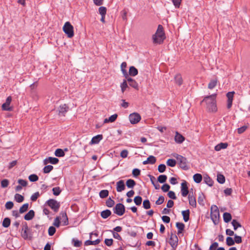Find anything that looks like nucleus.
Listing matches in <instances>:
<instances>
[{
  "label": "nucleus",
  "mask_w": 250,
  "mask_h": 250,
  "mask_svg": "<svg viewBox=\"0 0 250 250\" xmlns=\"http://www.w3.org/2000/svg\"><path fill=\"white\" fill-rule=\"evenodd\" d=\"M106 206L109 208H111L113 207L115 204V202L114 200L111 199L110 197H109L105 202Z\"/></svg>",
  "instance_id": "47"
},
{
  "label": "nucleus",
  "mask_w": 250,
  "mask_h": 250,
  "mask_svg": "<svg viewBox=\"0 0 250 250\" xmlns=\"http://www.w3.org/2000/svg\"><path fill=\"white\" fill-rule=\"evenodd\" d=\"M106 8L104 6H101L99 8V13L101 15H105L106 14Z\"/></svg>",
  "instance_id": "55"
},
{
  "label": "nucleus",
  "mask_w": 250,
  "mask_h": 250,
  "mask_svg": "<svg viewBox=\"0 0 250 250\" xmlns=\"http://www.w3.org/2000/svg\"><path fill=\"white\" fill-rule=\"evenodd\" d=\"M204 181L206 184H207L208 186H209L210 187H211L213 186V181L208 175H206V176H204Z\"/></svg>",
  "instance_id": "32"
},
{
  "label": "nucleus",
  "mask_w": 250,
  "mask_h": 250,
  "mask_svg": "<svg viewBox=\"0 0 250 250\" xmlns=\"http://www.w3.org/2000/svg\"><path fill=\"white\" fill-rule=\"evenodd\" d=\"M35 211L33 210H30L24 216L25 220L29 221L32 220L35 216Z\"/></svg>",
  "instance_id": "21"
},
{
  "label": "nucleus",
  "mask_w": 250,
  "mask_h": 250,
  "mask_svg": "<svg viewBox=\"0 0 250 250\" xmlns=\"http://www.w3.org/2000/svg\"><path fill=\"white\" fill-rule=\"evenodd\" d=\"M167 180V176L166 175H160L157 178V181L160 183H164Z\"/></svg>",
  "instance_id": "43"
},
{
  "label": "nucleus",
  "mask_w": 250,
  "mask_h": 250,
  "mask_svg": "<svg viewBox=\"0 0 250 250\" xmlns=\"http://www.w3.org/2000/svg\"><path fill=\"white\" fill-rule=\"evenodd\" d=\"M189 193L187 182L184 181L181 184V194L183 197H186Z\"/></svg>",
  "instance_id": "12"
},
{
  "label": "nucleus",
  "mask_w": 250,
  "mask_h": 250,
  "mask_svg": "<svg viewBox=\"0 0 250 250\" xmlns=\"http://www.w3.org/2000/svg\"><path fill=\"white\" fill-rule=\"evenodd\" d=\"M235 92L234 91L229 92L227 93L226 96L228 98L227 101V108L229 109L231 108L232 104V101L233 99V96Z\"/></svg>",
  "instance_id": "11"
},
{
  "label": "nucleus",
  "mask_w": 250,
  "mask_h": 250,
  "mask_svg": "<svg viewBox=\"0 0 250 250\" xmlns=\"http://www.w3.org/2000/svg\"><path fill=\"white\" fill-rule=\"evenodd\" d=\"M147 160L148 162H149V164H154L156 161V158L152 155L149 156L147 158Z\"/></svg>",
  "instance_id": "57"
},
{
  "label": "nucleus",
  "mask_w": 250,
  "mask_h": 250,
  "mask_svg": "<svg viewBox=\"0 0 250 250\" xmlns=\"http://www.w3.org/2000/svg\"><path fill=\"white\" fill-rule=\"evenodd\" d=\"M228 144L227 143H220L215 146L214 149L216 151H219L221 150L222 149L226 148L228 147Z\"/></svg>",
  "instance_id": "22"
},
{
  "label": "nucleus",
  "mask_w": 250,
  "mask_h": 250,
  "mask_svg": "<svg viewBox=\"0 0 250 250\" xmlns=\"http://www.w3.org/2000/svg\"><path fill=\"white\" fill-rule=\"evenodd\" d=\"M182 214L183 217V220L185 222H188L189 219L190 211L189 209L183 210L182 211Z\"/></svg>",
  "instance_id": "25"
},
{
  "label": "nucleus",
  "mask_w": 250,
  "mask_h": 250,
  "mask_svg": "<svg viewBox=\"0 0 250 250\" xmlns=\"http://www.w3.org/2000/svg\"><path fill=\"white\" fill-rule=\"evenodd\" d=\"M167 164L168 166L174 167L176 164V161L173 159H169L167 162Z\"/></svg>",
  "instance_id": "49"
},
{
  "label": "nucleus",
  "mask_w": 250,
  "mask_h": 250,
  "mask_svg": "<svg viewBox=\"0 0 250 250\" xmlns=\"http://www.w3.org/2000/svg\"><path fill=\"white\" fill-rule=\"evenodd\" d=\"M72 242H73L74 246L76 247H80L82 244V241L77 239H73Z\"/></svg>",
  "instance_id": "59"
},
{
  "label": "nucleus",
  "mask_w": 250,
  "mask_h": 250,
  "mask_svg": "<svg viewBox=\"0 0 250 250\" xmlns=\"http://www.w3.org/2000/svg\"><path fill=\"white\" fill-rule=\"evenodd\" d=\"M210 217L213 223L217 225L219 221V211L217 207L215 205L212 206L210 208Z\"/></svg>",
  "instance_id": "3"
},
{
  "label": "nucleus",
  "mask_w": 250,
  "mask_h": 250,
  "mask_svg": "<svg viewBox=\"0 0 250 250\" xmlns=\"http://www.w3.org/2000/svg\"><path fill=\"white\" fill-rule=\"evenodd\" d=\"M29 204L28 203H25L23 204L19 209V212L20 213H23L26 212L28 208Z\"/></svg>",
  "instance_id": "38"
},
{
  "label": "nucleus",
  "mask_w": 250,
  "mask_h": 250,
  "mask_svg": "<svg viewBox=\"0 0 250 250\" xmlns=\"http://www.w3.org/2000/svg\"><path fill=\"white\" fill-rule=\"evenodd\" d=\"M193 178L194 181L195 183H200L202 181L203 177L201 174L196 173L193 175Z\"/></svg>",
  "instance_id": "31"
},
{
  "label": "nucleus",
  "mask_w": 250,
  "mask_h": 250,
  "mask_svg": "<svg viewBox=\"0 0 250 250\" xmlns=\"http://www.w3.org/2000/svg\"><path fill=\"white\" fill-rule=\"evenodd\" d=\"M101 242V240L100 239H97L95 241H91L90 240H86L84 242L85 246H89V245H97L99 244Z\"/></svg>",
  "instance_id": "27"
},
{
  "label": "nucleus",
  "mask_w": 250,
  "mask_h": 250,
  "mask_svg": "<svg viewBox=\"0 0 250 250\" xmlns=\"http://www.w3.org/2000/svg\"><path fill=\"white\" fill-rule=\"evenodd\" d=\"M125 188V186L124 180H121L116 183V190L117 192H120L124 190Z\"/></svg>",
  "instance_id": "15"
},
{
  "label": "nucleus",
  "mask_w": 250,
  "mask_h": 250,
  "mask_svg": "<svg viewBox=\"0 0 250 250\" xmlns=\"http://www.w3.org/2000/svg\"><path fill=\"white\" fill-rule=\"evenodd\" d=\"M165 201V197L161 195L159 196L158 199L156 201L155 204L157 205H160L163 204Z\"/></svg>",
  "instance_id": "61"
},
{
  "label": "nucleus",
  "mask_w": 250,
  "mask_h": 250,
  "mask_svg": "<svg viewBox=\"0 0 250 250\" xmlns=\"http://www.w3.org/2000/svg\"><path fill=\"white\" fill-rule=\"evenodd\" d=\"M134 202L137 206H140L142 204V198L140 196L135 197Z\"/></svg>",
  "instance_id": "51"
},
{
  "label": "nucleus",
  "mask_w": 250,
  "mask_h": 250,
  "mask_svg": "<svg viewBox=\"0 0 250 250\" xmlns=\"http://www.w3.org/2000/svg\"><path fill=\"white\" fill-rule=\"evenodd\" d=\"M109 192L106 189L102 190L99 193V196L101 198H105L108 195Z\"/></svg>",
  "instance_id": "40"
},
{
  "label": "nucleus",
  "mask_w": 250,
  "mask_h": 250,
  "mask_svg": "<svg viewBox=\"0 0 250 250\" xmlns=\"http://www.w3.org/2000/svg\"><path fill=\"white\" fill-rule=\"evenodd\" d=\"M18 183L19 184V185L22 187H26L27 185V181L25 180H23L21 179H20L18 181Z\"/></svg>",
  "instance_id": "63"
},
{
  "label": "nucleus",
  "mask_w": 250,
  "mask_h": 250,
  "mask_svg": "<svg viewBox=\"0 0 250 250\" xmlns=\"http://www.w3.org/2000/svg\"><path fill=\"white\" fill-rule=\"evenodd\" d=\"M59 160L57 158L49 157L43 160V164L46 165L48 163H50L53 165H56L59 163Z\"/></svg>",
  "instance_id": "13"
},
{
  "label": "nucleus",
  "mask_w": 250,
  "mask_h": 250,
  "mask_svg": "<svg viewBox=\"0 0 250 250\" xmlns=\"http://www.w3.org/2000/svg\"><path fill=\"white\" fill-rule=\"evenodd\" d=\"M53 193L55 196H58L61 193L62 190L59 187L53 188L52 189Z\"/></svg>",
  "instance_id": "48"
},
{
  "label": "nucleus",
  "mask_w": 250,
  "mask_h": 250,
  "mask_svg": "<svg viewBox=\"0 0 250 250\" xmlns=\"http://www.w3.org/2000/svg\"><path fill=\"white\" fill-rule=\"evenodd\" d=\"M61 218L60 216H57L54 220L53 225L58 228L60 226Z\"/></svg>",
  "instance_id": "54"
},
{
  "label": "nucleus",
  "mask_w": 250,
  "mask_h": 250,
  "mask_svg": "<svg viewBox=\"0 0 250 250\" xmlns=\"http://www.w3.org/2000/svg\"><path fill=\"white\" fill-rule=\"evenodd\" d=\"M9 184V181L7 179H3L1 181V187L5 188L8 187Z\"/></svg>",
  "instance_id": "56"
},
{
  "label": "nucleus",
  "mask_w": 250,
  "mask_h": 250,
  "mask_svg": "<svg viewBox=\"0 0 250 250\" xmlns=\"http://www.w3.org/2000/svg\"><path fill=\"white\" fill-rule=\"evenodd\" d=\"M129 76H135L138 73V69L134 66H131L129 69Z\"/></svg>",
  "instance_id": "24"
},
{
  "label": "nucleus",
  "mask_w": 250,
  "mask_h": 250,
  "mask_svg": "<svg viewBox=\"0 0 250 250\" xmlns=\"http://www.w3.org/2000/svg\"><path fill=\"white\" fill-rule=\"evenodd\" d=\"M204 199H205V196L203 194V193H201L200 194H199L198 198V202L200 205H201L202 206H204V205H205Z\"/></svg>",
  "instance_id": "37"
},
{
  "label": "nucleus",
  "mask_w": 250,
  "mask_h": 250,
  "mask_svg": "<svg viewBox=\"0 0 250 250\" xmlns=\"http://www.w3.org/2000/svg\"><path fill=\"white\" fill-rule=\"evenodd\" d=\"M170 188V186L167 184H164L161 187L162 190L165 192L169 191Z\"/></svg>",
  "instance_id": "62"
},
{
  "label": "nucleus",
  "mask_w": 250,
  "mask_h": 250,
  "mask_svg": "<svg viewBox=\"0 0 250 250\" xmlns=\"http://www.w3.org/2000/svg\"><path fill=\"white\" fill-rule=\"evenodd\" d=\"M143 207L146 209H147L150 208L151 205L149 200L146 199L143 201Z\"/></svg>",
  "instance_id": "46"
},
{
  "label": "nucleus",
  "mask_w": 250,
  "mask_h": 250,
  "mask_svg": "<svg viewBox=\"0 0 250 250\" xmlns=\"http://www.w3.org/2000/svg\"><path fill=\"white\" fill-rule=\"evenodd\" d=\"M185 137L177 131L176 132L174 140L178 144H181L185 141Z\"/></svg>",
  "instance_id": "19"
},
{
  "label": "nucleus",
  "mask_w": 250,
  "mask_h": 250,
  "mask_svg": "<svg viewBox=\"0 0 250 250\" xmlns=\"http://www.w3.org/2000/svg\"><path fill=\"white\" fill-rule=\"evenodd\" d=\"M224 221L225 223H229L231 221L232 216L230 213L229 212H225L223 215Z\"/></svg>",
  "instance_id": "28"
},
{
  "label": "nucleus",
  "mask_w": 250,
  "mask_h": 250,
  "mask_svg": "<svg viewBox=\"0 0 250 250\" xmlns=\"http://www.w3.org/2000/svg\"><path fill=\"white\" fill-rule=\"evenodd\" d=\"M169 243L171 247L175 250L178 244V238L177 235L171 233Z\"/></svg>",
  "instance_id": "9"
},
{
  "label": "nucleus",
  "mask_w": 250,
  "mask_h": 250,
  "mask_svg": "<svg viewBox=\"0 0 250 250\" xmlns=\"http://www.w3.org/2000/svg\"><path fill=\"white\" fill-rule=\"evenodd\" d=\"M111 214V212L109 209H106L103 210L101 213V215L102 217L104 219H106L108 218Z\"/></svg>",
  "instance_id": "30"
},
{
  "label": "nucleus",
  "mask_w": 250,
  "mask_h": 250,
  "mask_svg": "<svg viewBox=\"0 0 250 250\" xmlns=\"http://www.w3.org/2000/svg\"><path fill=\"white\" fill-rule=\"evenodd\" d=\"M11 220L8 217L5 218L2 223V225L4 228H8L10 225Z\"/></svg>",
  "instance_id": "35"
},
{
  "label": "nucleus",
  "mask_w": 250,
  "mask_h": 250,
  "mask_svg": "<svg viewBox=\"0 0 250 250\" xmlns=\"http://www.w3.org/2000/svg\"><path fill=\"white\" fill-rule=\"evenodd\" d=\"M53 169V167L51 165H47L44 167L43 171L44 173H49Z\"/></svg>",
  "instance_id": "52"
},
{
  "label": "nucleus",
  "mask_w": 250,
  "mask_h": 250,
  "mask_svg": "<svg viewBox=\"0 0 250 250\" xmlns=\"http://www.w3.org/2000/svg\"><path fill=\"white\" fill-rule=\"evenodd\" d=\"M56 231V230L55 227L53 226L50 227L48 230L49 235L53 236L55 234Z\"/></svg>",
  "instance_id": "58"
},
{
  "label": "nucleus",
  "mask_w": 250,
  "mask_h": 250,
  "mask_svg": "<svg viewBox=\"0 0 250 250\" xmlns=\"http://www.w3.org/2000/svg\"><path fill=\"white\" fill-rule=\"evenodd\" d=\"M113 212L119 215H123L125 211V206L122 203H118L113 208Z\"/></svg>",
  "instance_id": "6"
},
{
  "label": "nucleus",
  "mask_w": 250,
  "mask_h": 250,
  "mask_svg": "<svg viewBox=\"0 0 250 250\" xmlns=\"http://www.w3.org/2000/svg\"><path fill=\"white\" fill-rule=\"evenodd\" d=\"M217 180L220 184H224L225 182V177L223 175L218 174L217 176Z\"/></svg>",
  "instance_id": "44"
},
{
  "label": "nucleus",
  "mask_w": 250,
  "mask_h": 250,
  "mask_svg": "<svg viewBox=\"0 0 250 250\" xmlns=\"http://www.w3.org/2000/svg\"><path fill=\"white\" fill-rule=\"evenodd\" d=\"M188 198L189 205L193 208H196L197 205L196 198L193 195V193L191 194V193H190Z\"/></svg>",
  "instance_id": "18"
},
{
  "label": "nucleus",
  "mask_w": 250,
  "mask_h": 250,
  "mask_svg": "<svg viewBox=\"0 0 250 250\" xmlns=\"http://www.w3.org/2000/svg\"><path fill=\"white\" fill-rule=\"evenodd\" d=\"M61 220H62V225L67 226L68 225V218L67 216V214L65 212H62L60 213V216Z\"/></svg>",
  "instance_id": "17"
},
{
  "label": "nucleus",
  "mask_w": 250,
  "mask_h": 250,
  "mask_svg": "<svg viewBox=\"0 0 250 250\" xmlns=\"http://www.w3.org/2000/svg\"><path fill=\"white\" fill-rule=\"evenodd\" d=\"M235 244V241L234 239L231 237H227L226 238V244L228 246H231L234 245Z\"/></svg>",
  "instance_id": "41"
},
{
  "label": "nucleus",
  "mask_w": 250,
  "mask_h": 250,
  "mask_svg": "<svg viewBox=\"0 0 250 250\" xmlns=\"http://www.w3.org/2000/svg\"><path fill=\"white\" fill-rule=\"evenodd\" d=\"M12 101V97L11 96H8L5 103L3 104L2 105V109L4 111H11L12 108L9 107V105Z\"/></svg>",
  "instance_id": "10"
},
{
  "label": "nucleus",
  "mask_w": 250,
  "mask_h": 250,
  "mask_svg": "<svg viewBox=\"0 0 250 250\" xmlns=\"http://www.w3.org/2000/svg\"><path fill=\"white\" fill-rule=\"evenodd\" d=\"M127 83L128 82L127 79H125L123 80V83L121 84V90L123 93H124L125 89L128 87Z\"/></svg>",
  "instance_id": "36"
},
{
  "label": "nucleus",
  "mask_w": 250,
  "mask_h": 250,
  "mask_svg": "<svg viewBox=\"0 0 250 250\" xmlns=\"http://www.w3.org/2000/svg\"><path fill=\"white\" fill-rule=\"evenodd\" d=\"M55 155L57 157H61L65 155L64 151L61 148H58L55 151Z\"/></svg>",
  "instance_id": "34"
},
{
  "label": "nucleus",
  "mask_w": 250,
  "mask_h": 250,
  "mask_svg": "<svg viewBox=\"0 0 250 250\" xmlns=\"http://www.w3.org/2000/svg\"><path fill=\"white\" fill-rule=\"evenodd\" d=\"M55 212H57L60 207L59 202L53 199L48 200L46 203Z\"/></svg>",
  "instance_id": "7"
},
{
  "label": "nucleus",
  "mask_w": 250,
  "mask_h": 250,
  "mask_svg": "<svg viewBox=\"0 0 250 250\" xmlns=\"http://www.w3.org/2000/svg\"><path fill=\"white\" fill-rule=\"evenodd\" d=\"M234 230H236L238 228L242 227V225L236 220L233 219L231 222Z\"/></svg>",
  "instance_id": "39"
},
{
  "label": "nucleus",
  "mask_w": 250,
  "mask_h": 250,
  "mask_svg": "<svg viewBox=\"0 0 250 250\" xmlns=\"http://www.w3.org/2000/svg\"><path fill=\"white\" fill-rule=\"evenodd\" d=\"M40 196V194L39 192H36L32 194L31 196V200L34 202L37 200L38 198Z\"/></svg>",
  "instance_id": "60"
},
{
  "label": "nucleus",
  "mask_w": 250,
  "mask_h": 250,
  "mask_svg": "<svg viewBox=\"0 0 250 250\" xmlns=\"http://www.w3.org/2000/svg\"><path fill=\"white\" fill-rule=\"evenodd\" d=\"M217 83V80L216 79L211 80L208 84V88L210 89H213L216 86Z\"/></svg>",
  "instance_id": "33"
},
{
  "label": "nucleus",
  "mask_w": 250,
  "mask_h": 250,
  "mask_svg": "<svg viewBox=\"0 0 250 250\" xmlns=\"http://www.w3.org/2000/svg\"><path fill=\"white\" fill-rule=\"evenodd\" d=\"M165 33L163 26L159 24L156 33L152 36L153 42L154 44H161L166 39Z\"/></svg>",
  "instance_id": "2"
},
{
  "label": "nucleus",
  "mask_w": 250,
  "mask_h": 250,
  "mask_svg": "<svg viewBox=\"0 0 250 250\" xmlns=\"http://www.w3.org/2000/svg\"><path fill=\"white\" fill-rule=\"evenodd\" d=\"M68 109L69 107L66 104L61 105L58 108L59 115L64 116L65 114L68 111Z\"/></svg>",
  "instance_id": "14"
},
{
  "label": "nucleus",
  "mask_w": 250,
  "mask_h": 250,
  "mask_svg": "<svg viewBox=\"0 0 250 250\" xmlns=\"http://www.w3.org/2000/svg\"><path fill=\"white\" fill-rule=\"evenodd\" d=\"M216 94L206 96L201 102V104L206 103L207 109L209 112H215L217 110L216 101Z\"/></svg>",
  "instance_id": "1"
},
{
  "label": "nucleus",
  "mask_w": 250,
  "mask_h": 250,
  "mask_svg": "<svg viewBox=\"0 0 250 250\" xmlns=\"http://www.w3.org/2000/svg\"><path fill=\"white\" fill-rule=\"evenodd\" d=\"M27 231L28 230H23V231H21V236L24 240H27V239L30 240L31 239V236L28 237Z\"/></svg>",
  "instance_id": "50"
},
{
  "label": "nucleus",
  "mask_w": 250,
  "mask_h": 250,
  "mask_svg": "<svg viewBox=\"0 0 250 250\" xmlns=\"http://www.w3.org/2000/svg\"><path fill=\"white\" fill-rule=\"evenodd\" d=\"M15 199L18 203H21L24 200V197L18 193H16L14 196Z\"/></svg>",
  "instance_id": "42"
},
{
  "label": "nucleus",
  "mask_w": 250,
  "mask_h": 250,
  "mask_svg": "<svg viewBox=\"0 0 250 250\" xmlns=\"http://www.w3.org/2000/svg\"><path fill=\"white\" fill-rule=\"evenodd\" d=\"M28 179L30 182H36L39 179V177L35 174H31L28 177Z\"/></svg>",
  "instance_id": "53"
},
{
  "label": "nucleus",
  "mask_w": 250,
  "mask_h": 250,
  "mask_svg": "<svg viewBox=\"0 0 250 250\" xmlns=\"http://www.w3.org/2000/svg\"><path fill=\"white\" fill-rule=\"evenodd\" d=\"M62 29L68 38H71L74 36V28L69 21L64 23Z\"/></svg>",
  "instance_id": "5"
},
{
  "label": "nucleus",
  "mask_w": 250,
  "mask_h": 250,
  "mask_svg": "<svg viewBox=\"0 0 250 250\" xmlns=\"http://www.w3.org/2000/svg\"><path fill=\"white\" fill-rule=\"evenodd\" d=\"M176 227L178 229L177 234L179 235L183 232L185 228V225L183 223L177 222L176 223Z\"/></svg>",
  "instance_id": "23"
},
{
  "label": "nucleus",
  "mask_w": 250,
  "mask_h": 250,
  "mask_svg": "<svg viewBox=\"0 0 250 250\" xmlns=\"http://www.w3.org/2000/svg\"><path fill=\"white\" fill-rule=\"evenodd\" d=\"M103 138V135L98 134L94 137H93L91 140L90 143L91 144H97L99 143V142L102 140Z\"/></svg>",
  "instance_id": "20"
},
{
  "label": "nucleus",
  "mask_w": 250,
  "mask_h": 250,
  "mask_svg": "<svg viewBox=\"0 0 250 250\" xmlns=\"http://www.w3.org/2000/svg\"><path fill=\"white\" fill-rule=\"evenodd\" d=\"M126 79L129 86H131L132 87L134 88L136 90L139 89L138 83L134 79L131 78L130 77Z\"/></svg>",
  "instance_id": "16"
},
{
  "label": "nucleus",
  "mask_w": 250,
  "mask_h": 250,
  "mask_svg": "<svg viewBox=\"0 0 250 250\" xmlns=\"http://www.w3.org/2000/svg\"><path fill=\"white\" fill-rule=\"evenodd\" d=\"M166 166L164 164H160L158 167V170L160 173H163L166 170Z\"/></svg>",
  "instance_id": "64"
},
{
  "label": "nucleus",
  "mask_w": 250,
  "mask_h": 250,
  "mask_svg": "<svg viewBox=\"0 0 250 250\" xmlns=\"http://www.w3.org/2000/svg\"><path fill=\"white\" fill-rule=\"evenodd\" d=\"M126 185L128 188H132L136 185V182L134 180L129 179L126 181Z\"/></svg>",
  "instance_id": "29"
},
{
  "label": "nucleus",
  "mask_w": 250,
  "mask_h": 250,
  "mask_svg": "<svg viewBox=\"0 0 250 250\" xmlns=\"http://www.w3.org/2000/svg\"><path fill=\"white\" fill-rule=\"evenodd\" d=\"M129 119L130 123L134 125L140 122L141 117L139 113L134 112L129 115Z\"/></svg>",
  "instance_id": "8"
},
{
  "label": "nucleus",
  "mask_w": 250,
  "mask_h": 250,
  "mask_svg": "<svg viewBox=\"0 0 250 250\" xmlns=\"http://www.w3.org/2000/svg\"><path fill=\"white\" fill-rule=\"evenodd\" d=\"M179 162L180 167L184 170H187L189 169V167L188 166V161L186 157L182 155L176 154L174 155Z\"/></svg>",
  "instance_id": "4"
},
{
  "label": "nucleus",
  "mask_w": 250,
  "mask_h": 250,
  "mask_svg": "<svg viewBox=\"0 0 250 250\" xmlns=\"http://www.w3.org/2000/svg\"><path fill=\"white\" fill-rule=\"evenodd\" d=\"M175 81L176 83L179 85H181L183 83V80L180 75H176L175 76Z\"/></svg>",
  "instance_id": "45"
},
{
  "label": "nucleus",
  "mask_w": 250,
  "mask_h": 250,
  "mask_svg": "<svg viewBox=\"0 0 250 250\" xmlns=\"http://www.w3.org/2000/svg\"><path fill=\"white\" fill-rule=\"evenodd\" d=\"M118 117V115L117 114H114L111 116H110L108 118H105L104 120V123H112L115 121V120L117 119Z\"/></svg>",
  "instance_id": "26"
}]
</instances>
